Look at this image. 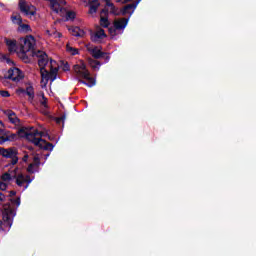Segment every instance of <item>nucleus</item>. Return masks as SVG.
Returning a JSON list of instances; mask_svg holds the SVG:
<instances>
[{
	"label": "nucleus",
	"instance_id": "50",
	"mask_svg": "<svg viewBox=\"0 0 256 256\" xmlns=\"http://www.w3.org/2000/svg\"><path fill=\"white\" fill-rule=\"evenodd\" d=\"M50 63H53V59H50Z\"/></svg>",
	"mask_w": 256,
	"mask_h": 256
},
{
	"label": "nucleus",
	"instance_id": "29",
	"mask_svg": "<svg viewBox=\"0 0 256 256\" xmlns=\"http://www.w3.org/2000/svg\"><path fill=\"white\" fill-rule=\"evenodd\" d=\"M10 203H13L14 205H17V207H19V205H21V198L17 197L15 198H10L9 199Z\"/></svg>",
	"mask_w": 256,
	"mask_h": 256
},
{
	"label": "nucleus",
	"instance_id": "51",
	"mask_svg": "<svg viewBox=\"0 0 256 256\" xmlns=\"http://www.w3.org/2000/svg\"><path fill=\"white\" fill-rule=\"evenodd\" d=\"M141 0H137V2L136 3H139Z\"/></svg>",
	"mask_w": 256,
	"mask_h": 256
},
{
	"label": "nucleus",
	"instance_id": "22",
	"mask_svg": "<svg viewBox=\"0 0 256 256\" xmlns=\"http://www.w3.org/2000/svg\"><path fill=\"white\" fill-rule=\"evenodd\" d=\"M11 21L14 23V25L20 26L23 23V18L19 13H13L11 16Z\"/></svg>",
	"mask_w": 256,
	"mask_h": 256
},
{
	"label": "nucleus",
	"instance_id": "20",
	"mask_svg": "<svg viewBox=\"0 0 256 256\" xmlns=\"http://www.w3.org/2000/svg\"><path fill=\"white\" fill-rule=\"evenodd\" d=\"M91 55L94 59H103V57H105V55H107V53L99 50L97 47H94L91 50Z\"/></svg>",
	"mask_w": 256,
	"mask_h": 256
},
{
	"label": "nucleus",
	"instance_id": "30",
	"mask_svg": "<svg viewBox=\"0 0 256 256\" xmlns=\"http://www.w3.org/2000/svg\"><path fill=\"white\" fill-rule=\"evenodd\" d=\"M99 5L101 4H94V5H90V13H97V10L99 9Z\"/></svg>",
	"mask_w": 256,
	"mask_h": 256
},
{
	"label": "nucleus",
	"instance_id": "42",
	"mask_svg": "<svg viewBox=\"0 0 256 256\" xmlns=\"http://www.w3.org/2000/svg\"><path fill=\"white\" fill-rule=\"evenodd\" d=\"M44 134L43 137H48L49 141H53V138H51V136L45 132H42ZM42 138V136H40V139Z\"/></svg>",
	"mask_w": 256,
	"mask_h": 256
},
{
	"label": "nucleus",
	"instance_id": "33",
	"mask_svg": "<svg viewBox=\"0 0 256 256\" xmlns=\"http://www.w3.org/2000/svg\"><path fill=\"white\" fill-rule=\"evenodd\" d=\"M20 53L22 61H27V59H29V57L27 56V53H29V51H20Z\"/></svg>",
	"mask_w": 256,
	"mask_h": 256
},
{
	"label": "nucleus",
	"instance_id": "34",
	"mask_svg": "<svg viewBox=\"0 0 256 256\" xmlns=\"http://www.w3.org/2000/svg\"><path fill=\"white\" fill-rule=\"evenodd\" d=\"M0 95L1 97H11V94L7 90H1Z\"/></svg>",
	"mask_w": 256,
	"mask_h": 256
},
{
	"label": "nucleus",
	"instance_id": "18",
	"mask_svg": "<svg viewBox=\"0 0 256 256\" xmlns=\"http://www.w3.org/2000/svg\"><path fill=\"white\" fill-rule=\"evenodd\" d=\"M41 165V159L39 156H34L33 163L29 164L27 168L28 173H35V167H39Z\"/></svg>",
	"mask_w": 256,
	"mask_h": 256
},
{
	"label": "nucleus",
	"instance_id": "53",
	"mask_svg": "<svg viewBox=\"0 0 256 256\" xmlns=\"http://www.w3.org/2000/svg\"><path fill=\"white\" fill-rule=\"evenodd\" d=\"M1 230L3 231V228H2V227L0 228V231H1Z\"/></svg>",
	"mask_w": 256,
	"mask_h": 256
},
{
	"label": "nucleus",
	"instance_id": "21",
	"mask_svg": "<svg viewBox=\"0 0 256 256\" xmlns=\"http://www.w3.org/2000/svg\"><path fill=\"white\" fill-rule=\"evenodd\" d=\"M69 31L74 37H83L85 35V31L81 30L78 26L69 28Z\"/></svg>",
	"mask_w": 256,
	"mask_h": 256
},
{
	"label": "nucleus",
	"instance_id": "12",
	"mask_svg": "<svg viewBox=\"0 0 256 256\" xmlns=\"http://www.w3.org/2000/svg\"><path fill=\"white\" fill-rule=\"evenodd\" d=\"M18 93H23L24 95L28 96V101H33L35 99V88H33V85L29 84V86L24 88H19Z\"/></svg>",
	"mask_w": 256,
	"mask_h": 256
},
{
	"label": "nucleus",
	"instance_id": "47",
	"mask_svg": "<svg viewBox=\"0 0 256 256\" xmlns=\"http://www.w3.org/2000/svg\"><path fill=\"white\" fill-rule=\"evenodd\" d=\"M42 99L45 100L47 97H45V93H42Z\"/></svg>",
	"mask_w": 256,
	"mask_h": 256
},
{
	"label": "nucleus",
	"instance_id": "41",
	"mask_svg": "<svg viewBox=\"0 0 256 256\" xmlns=\"http://www.w3.org/2000/svg\"><path fill=\"white\" fill-rule=\"evenodd\" d=\"M7 199V196H5V194H3L2 192H0V201L3 203L5 202Z\"/></svg>",
	"mask_w": 256,
	"mask_h": 256
},
{
	"label": "nucleus",
	"instance_id": "28",
	"mask_svg": "<svg viewBox=\"0 0 256 256\" xmlns=\"http://www.w3.org/2000/svg\"><path fill=\"white\" fill-rule=\"evenodd\" d=\"M66 51L73 56L79 55V50L74 47H71L69 44L66 45Z\"/></svg>",
	"mask_w": 256,
	"mask_h": 256
},
{
	"label": "nucleus",
	"instance_id": "40",
	"mask_svg": "<svg viewBox=\"0 0 256 256\" xmlns=\"http://www.w3.org/2000/svg\"><path fill=\"white\" fill-rule=\"evenodd\" d=\"M40 105H42V107H44L45 109H48V108H49V105H47V99L42 100V101L40 102Z\"/></svg>",
	"mask_w": 256,
	"mask_h": 256
},
{
	"label": "nucleus",
	"instance_id": "45",
	"mask_svg": "<svg viewBox=\"0 0 256 256\" xmlns=\"http://www.w3.org/2000/svg\"><path fill=\"white\" fill-rule=\"evenodd\" d=\"M106 3V7H109V5H111L113 2H111V0H104Z\"/></svg>",
	"mask_w": 256,
	"mask_h": 256
},
{
	"label": "nucleus",
	"instance_id": "35",
	"mask_svg": "<svg viewBox=\"0 0 256 256\" xmlns=\"http://www.w3.org/2000/svg\"><path fill=\"white\" fill-rule=\"evenodd\" d=\"M100 13H101V15H104L105 17H109V9L108 8H103Z\"/></svg>",
	"mask_w": 256,
	"mask_h": 256
},
{
	"label": "nucleus",
	"instance_id": "10",
	"mask_svg": "<svg viewBox=\"0 0 256 256\" xmlns=\"http://www.w3.org/2000/svg\"><path fill=\"white\" fill-rule=\"evenodd\" d=\"M18 9L20 13H22L26 17H29V15L34 16L36 14L35 11H31V6H29V4H27V1L25 0L19 1Z\"/></svg>",
	"mask_w": 256,
	"mask_h": 256
},
{
	"label": "nucleus",
	"instance_id": "15",
	"mask_svg": "<svg viewBox=\"0 0 256 256\" xmlns=\"http://www.w3.org/2000/svg\"><path fill=\"white\" fill-rule=\"evenodd\" d=\"M137 5H139V2H134V3H131V4H128V5L124 6L121 9V15H127V13L133 14L135 9H137ZM131 10H132V12H129Z\"/></svg>",
	"mask_w": 256,
	"mask_h": 256
},
{
	"label": "nucleus",
	"instance_id": "16",
	"mask_svg": "<svg viewBox=\"0 0 256 256\" xmlns=\"http://www.w3.org/2000/svg\"><path fill=\"white\" fill-rule=\"evenodd\" d=\"M45 1H48V3H50V7L52 11H54V13H59V11L60 12L65 11V8L61 7V5L57 0H45Z\"/></svg>",
	"mask_w": 256,
	"mask_h": 256
},
{
	"label": "nucleus",
	"instance_id": "23",
	"mask_svg": "<svg viewBox=\"0 0 256 256\" xmlns=\"http://www.w3.org/2000/svg\"><path fill=\"white\" fill-rule=\"evenodd\" d=\"M32 29L29 24H20V26L17 29L18 33H31Z\"/></svg>",
	"mask_w": 256,
	"mask_h": 256
},
{
	"label": "nucleus",
	"instance_id": "26",
	"mask_svg": "<svg viewBox=\"0 0 256 256\" xmlns=\"http://www.w3.org/2000/svg\"><path fill=\"white\" fill-rule=\"evenodd\" d=\"M111 23L109 22V17H101L100 18V26L103 27L104 29L109 28Z\"/></svg>",
	"mask_w": 256,
	"mask_h": 256
},
{
	"label": "nucleus",
	"instance_id": "48",
	"mask_svg": "<svg viewBox=\"0 0 256 256\" xmlns=\"http://www.w3.org/2000/svg\"><path fill=\"white\" fill-rule=\"evenodd\" d=\"M97 1H99V0H92V3H97Z\"/></svg>",
	"mask_w": 256,
	"mask_h": 256
},
{
	"label": "nucleus",
	"instance_id": "37",
	"mask_svg": "<svg viewBox=\"0 0 256 256\" xmlns=\"http://www.w3.org/2000/svg\"><path fill=\"white\" fill-rule=\"evenodd\" d=\"M93 69H97L98 67H101V62L94 60L92 63Z\"/></svg>",
	"mask_w": 256,
	"mask_h": 256
},
{
	"label": "nucleus",
	"instance_id": "7",
	"mask_svg": "<svg viewBox=\"0 0 256 256\" xmlns=\"http://www.w3.org/2000/svg\"><path fill=\"white\" fill-rule=\"evenodd\" d=\"M25 75H23V71L21 69L14 67L8 70V76H5L4 79H10V81H14V83H19Z\"/></svg>",
	"mask_w": 256,
	"mask_h": 256
},
{
	"label": "nucleus",
	"instance_id": "14",
	"mask_svg": "<svg viewBox=\"0 0 256 256\" xmlns=\"http://www.w3.org/2000/svg\"><path fill=\"white\" fill-rule=\"evenodd\" d=\"M128 23H129V18H121V19L115 20L113 25L115 29H117V31H123V29L127 27Z\"/></svg>",
	"mask_w": 256,
	"mask_h": 256
},
{
	"label": "nucleus",
	"instance_id": "8",
	"mask_svg": "<svg viewBox=\"0 0 256 256\" xmlns=\"http://www.w3.org/2000/svg\"><path fill=\"white\" fill-rule=\"evenodd\" d=\"M14 179H16V185H18V187H23V185L27 183V185L24 186V189H27L29 187V183L32 181L30 176L25 177L23 174L17 175V168L14 169Z\"/></svg>",
	"mask_w": 256,
	"mask_h": 256
},
{
	"label": "nucleus",
	"instance_id": "2",
	"mask_svg": "<svg viewBox=\"0 0 256 256\" xmlns=\"http://www.w3.org/2000/svg\"><path fill=\"white\" fill-rule=\"evenodd\" d=\"M73 71L77 77L78 83L87 87H95V78L91 77V73L87 70L85 63L75 64Z\"/></svg>",
	"mask_w": 256,
	"mask_h": 256
},
{
	"label": "nucleus",
	"instance_id": "13",
	"mask_svg": "<svg viewBox=\"0 0 256 256\" xmlns=\"http://www.w3.org/2000/svg\"><path fill=\"white\" fill-rule=\"evenodd\" d=\"M3 113L4 115H7L12 125H18V123H21V120L19 119V117H17V114L13 112V110H4Z\"/></svg>",
	"mask_w": 256,
	"mask_h": 256
},
{
	"label": "nucleus",
	"instance_id": "49",
	"mask_svg": "<svg viewBox=\"0 0 256 256\" xmlns=\"http://www.w3.org/2000/svg\"><path fill=\"white\" fill-rule=\"evenodd\" d=\"M121 1H123V0H116V3H121Z\"/></svg>",
	"mask_w": 256,
	"mask_h": 256
},
{
	"label": "nucleus",
	"instance_id": "5",
	"mask_svg": "<svg viewBox=\"0 0 256 256\" xmlns=\"http://www.w3.org/2000/svg\"><path fill=\"white\" fill-rule=\"evenodd\" d=\"M3 127H5V124L0 120V145L7 143V141H17V134L11 133V131L4 129Z\"/></svg>",
	"mask_w": 256,
	"mask_h": 256
},
{
	"label": "nucleus",
	"instance_id": "6",
	"mask_svg": "<svg viewBox=\"0 0 256 256\" xmlns=\"http://www.w3.org/2000/svg\"><path fill=\"white\" fill-rule=\"evenodd\" d=\"M33 57H37L38 59V66L40 67V73L46 70L45 67H47L49 63V56L47 53L38 50V51H33Z\"/></svg>",
	"mask_w": 256,
	"mask_h": 256
},
{
	"label": "nucleus",
	"instance_id": "31",
	"mask_svg": "<svg viewBox=\"0 0 256 256\" xmlns=\"http://www.w3.org/2000/svg\"><path fill=\"white\" fill-rule=\"evenodd\" d=\"M2 59L3 61H6L8 65H15V62H13V60H11V58L7 57L6 55H3Z\"/></svg>",
	"mask_w": 256,
	"mask_h": 256
},
{
	"label": "nucleus",
	"instance_id": "1",
	"mask_svg": "<svg viewBox=\"0 0 256 256\" xmlns=\"http://www.w3.org/2000/svg\"><path fill=\"white\" fill-rule=\"evenodd\" d=\"M17 137H25L27 141H30V143H33L36 147H39V149H44V151H53L55 145L53 143L47 142L43 138H37L38 137H44L45 134L39 130H34L33 132H27V128L22 127L18 130Z\"/></svg>",
	"mask_w": 256,
	"mask_h": 256
},
{
	"label": "nucleus",
	"instance_id": "4",
	"mask_svg": "<svg viewBox=\"0 0 256 256\" xmlns=\"http://www.w3.org/2000/svg\"><path fill=\"white\" fill-rule=\"evenodd\" d=\"M0 155L5 157V159H11L10 165H17L19 163L18 152L15 148H0Z\"/></svg>",
	"mask_w": 256,
	"mask_h": 256
},
{
	"label": "nucleus",
	"instance_id": "17",
	"mask_svg": "<svg viewBox=\"0 0 256 256\" xmlns=\"http://www.w3.org/2000/svg\"><path fill=\"white\" fill-rule=\"evenodd\" d=\"M9 53H15L17 51V40H11L9 38L4 39Z\"/></svg>",
	"mask_w": 256,
	"mask_h": 256
},
{
	"label": "nucleus",
	"instance_id": "36",
	"mask_svg": "<svg viewBox=\"0 0 256 256\" xmlns=\"http://www.w3.org/2000/svg\"><path fill=\"white\" fill-rule=\"evenodd\" d=\"M108 32H109L111 35H117V29L115 28V26L108 28Z\"/></svg>",
	"mask_w": 256,
	"mask_h": 256
},
{
	"label": "nucleus",
	"instance_id": "25",
	"mask_svg": "<svg viewBox=\"0 0 256 256\" xmlns=\"http://www.w3.org/2000/svg\"><path fill=\"white\" fill-rule=\"evenodd\" d=\"M108 7H110L111 15H115L116 17H119V15H121V10L119 12V8H117L115 4H108Z\"/></svg>",
	"mask_w": 256,
	"mask_h": 256
},
{
	"label": "nucleus",
	"instance_id": "44",
	"mask_svg": "<svg viewBox=\"0 0 256 256\" xmlns=\"http://www.w3.org/2000/svg\"><path fill=\"white\" fill-rule=\"evenodd\" d=\"M15 195H17V192L12 190L10 191L9 197H15Z\"/></svg>",
	"mask_w": 256,
	"mask_h": 256
},
{
	"label": "nucleus",
	"instance_id": "32",
	"mask_svg": "<svg viewBox=\"0 0 256 256\" xmlns=\"http://www.w3.org/2000/svg\"><path fill=\"white\" fill-rule=\"evenodd\" d=\"M67 116H65V114H63L62 116L56 118V123L58 125H61V123H65V119H66Z\"/></svg>",
	"mask_w": 256,
	"mask_h": 256
},
{
	"label": "nucleus",
	"instance_id": "19",
	"mask_svg": "<svg viewBox=\"0 0 256 256\" xmlns=\"http://www.w3.org/2000/svg\"><path fill=\"white\" fill-rule=\"evenodd\" d=\"M105 37H107V34H105V30L103 28H100L93 36H91V39L93 43H97L99 39H105Z\"/></svg>",
	"mask_w": 256,
	"mask_h": 256
},
{
	"label": "nucleus",
	"instance_id": "43",
	"mask_svg": "<svg viewBox=\"0 0 256 256\" xmlns=\"http://www.w3.org/2000/svg\"><path fill=\"white\" fill-rule=\"evenodd\" d=\"M28 160H29V155H24V157L22 158V161H24V163H27Z\"/></svg>",
	"mask_w": 256,
	"mask_h": 256
},
{
	"label": "nucleus",
	"instance_id": "38",
	"mask_svg": "<svg viewBox=\"0 0 256 256\" xmlns=\"http://www.w3.org/2000/svg\"><path fill=\"white\" fill-rule=\"evenodd\" d=\"M63 71H69L71 67L69 66L68 62H65L62 66Z\"/></svg>",
	"mask_w": 256,
	"mask_h": 256
},
{
	"label": "nucleus",
	"instance_id": "39",
	"mask_svg": "<svg viewBox=\"0 0 256 256\" xmlns=\"http://www.w3.org/2000/svg\"><path fill=\"white\" fill-rule=\"evenodd\" d=\"M0 190L1 191H6L7 190V184H5V182H0Z\"/></svg>",
	"mask_w": 256,
	"mask_h": 256
},
{
	"label": "nucleus",
	"instance_id": "27",
	"mask_svg": "<svg viewBox=\"0 0 256 256\" xmlns=\"http://www.w3.org/2000/svg\"><path fill=\"white\" fill-rule=\"evenodd\" d=\"M1 179L2 181H13V179L17 180V178H15V175H11V173L9 172L2 174Z\"/></svg>",
	"mask_w": 256,
	"mask_h": 256
},
{
	"label": "nucleus",
	"instance_id": "46",
	"mask_svg": "<svg viewBox=\"0 0 256 256\" xmlns=\"http://www.w3.org/2000/svg\"><path fill=\"white\" fill-rule=\"evenodd\" d=\"M122 3L125 5L126 3H131V0H124Z\"/></svg>",
	"mask_w": 256,
	"mask_h": 256
},
{
	"label": "nucleus",
	"instance_id": "24",
	"mask_svg": "<svg viewBox=\"0 0 256 256\" xmlns=\"http://www.w3.org/2000/svg\"><path fill=\"white\" fill-rule=\"evenodd\" d=\"M59 13H66V21H73V19H75V17H77V14H75L74 11H67V9H65V11H59Z\"/></svg>",
	"mask_w": 256,
	"mask_h": 256
},
{
	"label": "nucleus",
	"instance_id": "3",
	"mask_svg": "<svg viewBox=\"0 0 256 256\" xmlns=\"http://www.w3.org/2000/svg\"><path fill=\"white\" fill-rule=\"evenodd\" d=\"M15 215H17V212L13 207L11 206V202H8L3 205L2 208V219L4 222V225L10 229V227L13 226V219H15Z\"/></svg>",
	"mask_w": 256,
	"mask_h": 256
},
{
	"label": "nucleus",
	"instance_id": "9",
	"mask_svg": "<svg viewBox=\"0 0 256 256\" xmlns=\"http://www.w3.org/2000/svg\"><path fill=\"white\" fill-rule=\"evenodd\" d=\"M57 73H59V68H53V66H51L50 72L47 71V69L43 72H40L42 79H45V81L51 80V82L57 79Z\"/></svg>",
	"mask_w": 256,
	"mask_h": 256
},
{
	"label": "nucleus",
	"instance_id": "11",
	"mask_svg": "<svg viewBox=\"0 0 256 256\" xmlns=\"http://www.w3.org/2000/svg\"><path fill=\"white\" fill-rule=\"evenodd\" d=\"M24 45L21 46L20 51H31L35 45V37L33 35L22 38Z\"/></svg>",
	"mask_w": 256,
	"mask_h": 256
},
{
	"label": "nucleus",
	"instance_id": "52",
	"mask_svg": "<svg viewBox=\"0 0 256 256\" xmlns=\"http://www.w3.org/2000/svg\"><path fill=\"white\" fill-rule=\"evenodd\" d=\"M106 59L109 60V56H107Z\"/></svg>",
	"mask_w": 256,
	"mask_h": 256
}]
</instances>
